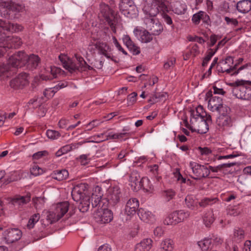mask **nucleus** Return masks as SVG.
<instances>
[{"instance_id": "nucleus-4", "label": "nucleus", "mask_w": 251, "mask_h": 251, "mask_svg": "<svg viewBox=\"0 0 251 251\" xmlns=\"http://www.w3.org/2000/svg\"><path fill=\"white\" fill-rule=\"evenodd\" d=\"M251 81L244 80H237L230 84L233 87L232 93L237 98L243 100L251 99Z\"/></svg>"}, {"instance_id": "nucleus-58", "label": "nucleus", "mask_w": 251, "mask_h": 251, "mask_svg": "<svg viewBox=\"0 0 251 251\" xmlns=\"http://www.w3.org/2000/svg\"><path fill=\"white\" fill-rule=\"evenodd\" d=\"M225 20L226 22L227 25L232 26L233 27L237 26L238 24V22L236 19L225 17Z\"/></svg>"}, {"instance_id": "nucleus-55", "label": "nucleus", "mask_w": 251, "mask_h": 251, "mask_svg": "<svg viewBox=\"0 0 251 251\" xmlns=\"http://www.w3.org/2000/svg\"><path fill=\"white\" fill-rule=\"evenodd\" d=\"M43 170L41 168H40L38 166L35 165L33 166L30 169L31 174L34 176H37L41 175L43 173Z\"/></svg>"}, {"instance_id": "nucleus-47", "label": "nucleus", "mask_w": 251, "mask_h": 251, "mask_svg": "<svg viewBox=\"0 0 251 251\" xmlns=\"http://www.w3.org/2000/svg\"><path fill=\"white\" fill-rule=\"evenodd\" d=\"M82 144V143L79 142L75 144L66 145L61 148V149L62 150L63 153L65 154L72 150L77 149L79 146L81 145Z\"/></svg>"}, {"instance_id": "nucleus-16", "label": "nucleus", "mask_w": 251, "mask_h": 251, "mask_svg": "<svg viewBox=\"0 0 251 251\" xmlns=\"http://www.w3.org/2000/svg\"><path fill=\"white\" fill-rule=\"evenodd\" d=\"M139 206V201L136 199L132 198L126 202L125 207V213L128 216L134 215Z\"/></svg>"}, {"instance_id": "nucleus-25", "label": "nucleus", "mask_w": 251, "mask_h": 251, "mask_svg": "<svg viewBox=\"0 0 251 251\" xmlns=\"http://www.w3.org/2000/svg\"><path fill=\"white\" fill-rule=\"evenodd\" d=\"M152 241L150 238H146L137 244L134 251H149L152 247Z\"/></svg>"}, {"instance_id": "nucleus-38", "label": "nucleus", "mask_w": 251, "mask_h": 251, "mask_svg": "<svg viewBox=\"0 0 251 251\" xmlns=\"http://www.w3.org/2000/svg\"><path fill=\"white\" fill-rule=\"evenodd\" d=\"M190 112V119H197L198 117L203 118L208 115L203 111V107L201 105L196 107L195 109L191 110Z\"/></svg>"}, {"instance_id": "nucleus-45", "label": "nucleus", "mask_w": 251, "mask_h": 251, "mask_svg": "<svg viewBox=\"0 0 251 251\" xmlns=\"http://www.w3.org/2000/svg\"><path fill=\"white\" fill-rule=\"evenodd\" d=\"M32 201L36 209H41L43 208L45 203L44 198L36 197L33 198Z\"/></svg>"}, {"instance_id": "nucleus-59", "label": "nucleus", "mask_w": 251, "mask_h": 251, "mask_svg": "<svg viewBox=\"0 0 251 251\" xmlns=\"http://www.w3.org/2000/svg\"><path fill=\"white\" fill-rule=\"evenodd\" d=\"M102 121H100L98 120H94L89 123L87 125V127H90L88 130H90L95 127L99 126L101 123Z\"/></svg>"}, {"instance_id": "nucleus-57", "label": "nucleus", "mask_w": 251, "mask_h": 251, "mask_svg": "<svg viewBox=\"0 0 251 251\" xmlns=\"http://www.w3.org/2000/svg\"><path fill=\"white\" fill-rule=\"evenodd\" d=\"M137 94L136 92H133L129 94L127 97L128 105H131L136 102L137 100Z\"/></svg>"}, {"instance_id": "nucleus-37", "label": "nucleus", "mask_w": 251, "mask_h": 251, "mask_svg": "<svg viewBox=\"0 0 251 251\" xmlns=\"http://www.w3.org/2000/svg\"><path fill=\"white\" fill-rule=\"evenodd\" d=\"M50 71L51 73V75H47L42 74L40 76V78L44 80H48L52 79L53 78L57 77V75L60 73L61 69L59 68L55 67H51L50 68Z\"/></svg>"}, {"instance_id": "nucleus-41", "label": "nucleus", "mask_w": 251, "mask_h": 251, "mask_svg": "<svg viewBox=\"0 0 251 251\" xmlns=\"http://www.w3.org/2000/svg\"><path fill=\"white\" fill-rule=\"evenodd\" d=\"M236 164V162H231L228 163H224L221 165H219L216 167H212L211 166H209L208 167V169H209V173L210 171L214 173H217L219 171L222 170L224 168H230L232 167Z\"/></svg>"}, {"instance_id": "nucleus-56", "label": "nucleus", "mask_w": 251, "mask_h": 251, "mask_svg": "<svg viewBox=\"0 0 251 251\" xmlns=\"http://www.w3.org/2000/svg\"><path fill=\"white\" fill-rule=\"evenodd\" d=\"M216 51H213L212 50H211L210 51H209L206 56L204 58L202 66L203 67H205L207 66L208 62L209 61V60L211 59L212 57L215 54Z\"/></svg>"}, {"instance_id": "nucleus-44", "label": "nucleus", "mask_w": 251, "mask_h": 251, "mask_svg": "<svg viewBox=\"0 0 251 251\" xmlns=\"http://www.w3.org/2000/svg\"><path fill=\"white\" fill-rule=\"evenodd\" d=\"M40 218V216L39 213L33 214L28 220L27 224V228L29 229L32 228L34 226L35 224L38 222Z\"/></svg>"}, {"instance_id": "nucleus-23", "label": "nucleus", "mask_w": 251, "mask_h": 251, "mask_svg": "<svg viewBox=\"0 0 251 251\" xmlns=\"http://www.w3.org/2000/svg\"><path fill=\"white\" fill-rule=\"evenodd\" d=\"M230 237L233 242L240 243L245 238L244 230L240 227H235L230 235Z\"/></svg>"}, {"instance_id": "nucleus-3", "label": "nucleus", "mask_w": 251, "mask_h": 251, "mask_svg": "<svg viewBox=\"0 0 251 251\" xmlns=\"http://www.w3.org/2000/svg\"><path fill=\"white\" fill-rule=\"evenodd\" d=\"M86 186L84 184H80L75 186L72 191L73 199L79 202L78 208L80 212H86L89 208L90 204V198L85 195L84 193Z\"/></svg>"}, {"instance_id": "nucleus-54", "label": "nucleus", "mask_w": 251, "mask_h": 251, "mask_svg": "<svg viewBox=\"0 0 251 251\" xmlns=\"http://www.w3.org/2000/svg\"><path fill=\"white\" fill-rule=\"evenodd\" d=\"M216 201V199H211L209 198H205L202 200L200 202H198L201 207H205L208 205H211Z\"/></svg>"}, {"instance_id": "nucleus-63", "label": "nucleus", "mask_w": 251, "mask_h": 251, "mask_svg": "<svg viewBox=\"0 0 251 251\" xmlns=\"http://www.w3.org/2000/svg\"><path fill=\"white\" fill-rule=\"evenodd\" d=\"M201 20H202L204 23L208 25L211 24L210 17L205 12L201 11Z\"/></svg>"}, {"instance_id": "nucleus-61", "label": "nucleus", "mask_w": 251, "mask_h": 251, "mask_svg": "<svg viewBox=\"0 0 251 251\" xmlns=\"http://www.w3.org/2000/svg\"><path fill=\"white\" fill-rule=\"evenodd\" d=\"M176 63V58H170L167 62H166L164 65V68L166 69H169L171 68L174 67L175 64Z\"/></svg>"}, {"instance_id": "nucleus-40", "label": "nucleus", "mask_w": 251, "mask_h": 251, "mask_svg": "<svg viewBox=\"0 0 251 251\" xmlns=\"http://www.w3.org/2000/svg\"><path fill=\"white\" fill-rule=\"evenodd\" d=\"M94 46L99 50V53L101 54L111 51V48L106 43L97 41L94 44Z\"/></svg>"}, {"instance_id": "nucleus-31", "label": "nucleus", "mask_w": 251, "mask_h": 251, "mask_svg": "<svg viewBox=\"0 0 251 251\" xmlns=\"http://www.w3.org/2000/svg\"><path fill=\"white\" fill-rule=\"evenodd\" d=\"M100 13L107 22L115 19L113 11L108 5L105 4L100 5Z\"/></svg>"}, {"instance_id": "nucleus-46", "label": "nucleus", "mask_w": 251, "mask_h": 251, "mask_svg": "<svg viewBox=\"0 0 251 251\" xmlns=\"http://www.w3.org/2000/svg\"><path fill=\"white\" fill-rule=\"evenodd\" d=\"M214 220V214L211 211L206 213L203 217V222L206 226H209Z\"/></svg>"}, {"instance_id": "nucleus-52", "label": "nucleus", "mask_w": 251, "mask_h": 251, "mask_svg": "<svg viewBox=\"0 0 251 251\" xmlns=\"http://www.w3.org/2000/svg\"><path fill=\"white\" fill-rule=\"evenodd\" d=\"M46 135L49 138L52 140L57 139L60 136V134L58 131L50 129L47 131Z\"/></svg>"}, {"instance_id": "nucleus-35", "label": "nucleus", "mask_w": 251, "mask_h": 251, "mask_svg": "<svg viewBox=\"0 0 251 251\" xmlns=\"http://www.w3.org/2000/svg\"><path fill=\"white\" fill-rule=\"evenodd\" d=\"M186 206L192 210H196L198 207V201L193 195H187L185 199Z\"/></svg>"}, {"instance_id": "nucleus-50", "label": "nucleus", "mask_w": 251, "mask_h": 251, "mask_svg": "<svg viewBox=\"0 0 251 251\" xmlns=\"http://www.w3.org/2000/svg\"><path fill=\"white\" fill-rule=\"evenodd\" d=\"M178 216L179 223L187 219L190 216V213L188 211L180 210L176 211Z\"/></svg>"}, {"instance_id": "nucleus-10", "label": "nucleus", "mask_w": 251, "mask_h": 251, "mask_svg": "<svg viewBox=\"0 0 251 251\" xmlns=\"http://www.w3.org/2000/svg\"><path fill=\"white\" fill-rule=\"evenodd\" d=\"M2 235L5 242L10 244L19 240L22 236V232L17 228H9L3 232Z\"/></svg>"}, {"instance_id": "nucleus-49", "label": "nucleus", "mask_w": 251, "mask_h": 251, "mask_svg": "<svg viewBox=\"0 0 251 251\" xmlns=\"http://www.w3.org/2000/svg\"><path fill=\"white\" fill-rule=\"evenodd\" d=\"M162 197L168 201L173 199L176 195V192L172 189H168L162 192Z\"/></svg>"}, {"instance_id": "nucleus-9", "label": "nucleus", "mask_w": 251, "mask_h": 251, "mask_svg": "<svg viewBox=\"0 0 251 251\" xmlns=\"http://www.w3.org/2000/svg\"><path fill=\"white\" fill-rule=\"evenodd\" d=\"M145 13L150 16L149 18H145L144 20L147 29L151 31L152 35H159L163 30V25L158 20L152 18L154 16H151L149 14Z\"/></svg>"}, {"instance_id": "nucleus-17", "label": "nucleus", "mask_w": 251, "mask_h": 251, "mask_svg": "<svg viewBox=\"0 0 251 251\" xmlns=\"http://www.w3.org/2000/svg\"><path fill=\"white\" fill-rule=\"evenodd\" d=\"M133 33L142 43H148L152 40V34L146 29L142 30L136 27L133 30Z\"/></svg>"}, {"instance_id": "nucleus-14", "label": "nucleus", "mask_w": 251, "mask_h": 251, "mask_svg": "<svg viewBox=\"0 0 251 251\" xmlns=\"http://www.w3.org/2000/svg\"><path fill=\"white\" fill-rule=\"evenodd\" d=\"M28 83V75L25 73H22L11 80L10 85L12 88L17 89L22 88Z\"/></svg>"}, {"instance_id": "nucleus-2", "label": "nucleus", "mask_w": 251, "mask_h": 251, "mask_svg": "<svg viewBox=\"0 0 251 251\" xmlns=\"http://www.w3.org/2000/svg\"><path fill=\"white\" fill-rule=\"evenodd\" d=\"M189 124L187 120H184L185 126L189 128L192 132H197L200 134L206 133L209 130V126L212 123L211 116L209 115L203 118L190 119Z\"/></svg>"}, {"instance_id": "nucleus-18", "label": "nucleus", "mask_w": 251, "mask_h": 251, "mask_svg": "<svg viewBox=\"0 0 251 251\" xmlns=\"http://www.w3.org/2000/svg\"><path fill=\"white\" fill-rule=\"evenodd\" d=\"M138 215L142 221L147 223L153 224L156 221L155 215L153 213L143 208L138 210Z\"/></svg>"}, {"instance_id": "nucleus-15", "label": "nucleus", "mask_w": 251, "mask_h": 251, "mask_svg": "<svg viewBox=\"0 0 251 251\" xmlns=\"http://www.w3.org/2000/svg\"><path fill=\"white\" fill-rule=\"evenodd\" d=\"M206 96H211L208 100V107L209 109L212 111H217L223 104L222 99L220 97L212 95L211 91L207 93Z\"/></svg>"}, {"instance_id": "nucleus-34", "label": "nucleus", "mask_w": 251, "mask_h": 251, "mask_svg": "<svg viewBox=\"0 0 251 251\" xmlns=\"http://www.w3.org/2000/svg\"><path fill=\"white\" fill-rule=\"evenodd\" d=\"M131 133L129 132H122L119 133H115L113 132H110L107 135H106L104 138V139L98 140L96 141V142H101L105 140H108L109 139H120L124 137H126L127 136L131 135Z\"/></svg>"}, {"instance_id": "nucleus-11", "label": "nucleus", "mask_w": 251, "mask_h": 251, "mask_svg": "<svg viewBox=\"0 0 251 251\" xmlns=\"http://www.w3.org/2000/svg\"><path fill=\"white\" fill-rule=\"evenodd\" d=\"M94 217L97 223L105 224L111 222L113 219V214L108 209H98L94 213Z\"/></svg>"}, {"instance_id": "nucleus-6", "label": "nucleus", "mask_w": 251, "mask_h": 251, "mask_svg": "<svg viewBox=\"0 0 251 251\" xmlns=\"http://www.w3.org/2000/svg\"><path fill=\"white\" fill-rule=\"evenodd\" d=\"M145 6L143 11L151 16H155L159 11H167V6L164 1L161 0H143Z\"/></svg>"}, {"instance_id": "nucleus-36", "label": "nucleus", "mask_w": 251, "mask_h": 251, "mask_svg": "<svg viewBox=\"0 0 251 251\" xmlns=\"http://www.w3.org/2000/svg\"><path fill=\"white\" fill-rule=\"evenodd\" d=\"M231 119L227 114L220 115L217 120V123L220 126H230L231 125Z\"/></svg>"}, {"instance_id": "nucleus-12", "label": "nucleus", "mask_w": 251, "mask_h": 251, "mask_svg": "<svg viewBox=\"0 0 251 251\" xmlns=\"http://www.w3.org/2000/svg\"><path fill=\"white\" fill-rule=\"evenodd\" d=\"M69 207V203L68 201L57 204L54 211L50 214L52 221L55 222L59 220L68 212Z\"/></svg>"}, {"instance_id": "nucleus-64", "label": "nucleus", "mask_w": 251, "mask_h": 251, "mask_svg": "<svg viewBox=\"0 0 251 251\" xmlns=\"http://www.w3.org/2000/svg\"><path fill=\"white\" fill-rule=\"evenodd\" d=\"M75 57L78 63L79 69L80 70L83 66L86 64V61L84 60L83 58L80 55L77 54L75 55Z\"/></svg>"}, {"instance_id": "nucleus-29", "label": "nucleus", "mask_w": 251, "mask_h": 251, "mask_svg": "<svg viewBox=\"0 0 251 251\" xmlns=\"http://www.w3.org/2000/svg\"><path fill=\"white\" fill-rule=\"evenodd\" d=\"M9 62V59L6 65L0 64V75H5L6 77H9L11 73H14L15 72L17 67H13Z\"/></svg>"}, {"instance_id": "nucleus-42", "label": "nucleus", "mask_w": 251, "mask_h": 251, "mask_svg": "<svg viewBox=\"0 0 251 251\" xmlns=\"http://www.w3.org/2000/svg\"><path fill=\"white\" fill-rule=\"evenodd\" d=\"M64 67L71 73L75 72L76 70L80 71L78 65L70 58L68 59L67 62L65 63Z\"/></svg>"}, {"instance_id": "nucleus-27", "label": "nucleus", "mask_w": 251, "mask_h": 251, "mask_svg": "<svg viewBox=\"0 0 251 251\" xmlns=\"http://www.w3.org/2000/svg\"><path fill=\"white\" fill-rule=\"evenodd\" d=\"M30 201V196L29 195L25 196L16 195L11 200V202L15 206H23L29 202Z\"/></svg>"}, {"instance_id": "nucleus-24", "label": "nucleus", "mask_w": 251, "mask_h": 251, "mask_svg": "<svg viewBox=\"0 0 251 251\" xmlns=\"http://www.w3.org/2000/svg\"><path fill=\"white\" fill-rule=\"evenodd\" d=\"M4 41L6 42V44H4V46L7 48H18L22 45V41L21 39L17 36H8L6 37V39L4 40Z\"/></svg>"}, {"instance_id": "nucleus-48", "label": "nucleus", "mask_w": 251, "mask_h": 251, "mask_svg": "<svg viewBox=\"0 0 251 251\" xmlns=\"http://www.w3.org/2000/svg\"><path fill=\"white\" fill-rule=\"evenodd\" d=\"M211 243L210 239L205 238L202 240L199 241L198 245L202 250L206 251L209 249Z\"/></svg>"}, {"instance_id": "nucleus-43", "label": "nucleus", "mask_w": 251, "mask_h": 251, "mask_svg": "<svg viewBox=\"0 0 251 251\" xmlns=\"http://www.w3.org/2000/svg\"><path fill=\"white\" fill-rule=\"evenodd\" d=\"M20 179L19 174L18 172L14 171L10 173L4 179V183L8 184L11 182L17 181Z\"/></svg>"}, {"instance_id": "nucleus-32", "label": "nucleus", "mask_w": 251, "mask_h": 251, "mask_svg": "<svg viewBox=\"0 0 251 251\" xmlns=\"http://www.w3.org/2000/svg\"><path fill=\"white\" fill-rule=\"evenodd\" d=\"M163 223L164 225L167 226H175L178 224L179 222L176 211H174L166 216Z\"/></svg>"}, {"instance_id": "nucleus-20", "label": "nucleus", "mask_w": 251, "mask_h": 251, "mask_svg": "<svg viewBox=\"0 0 251 251\" xmlns=\"http://www.w3.org/2000/svg\"><path fill=\"white\" fill-rule=\"evenodd\" d=\"M123 41L125 45L133 55H137L140 53V48L134 44L128 35H124Z\"/></svg>"}, {"instance_id": "nucleus-53", "label": "nucleus", "mask_w": 251, "mask_h": 251, "mask_svg": "<svg viewBox=\"0 0 251 251\" xmlns=\"http://www.w3.org/2000/svg\"><path fill=\"white\" fill-rule=\"evenodd\" d=\"M77 160L82 165H86L89 163L91 159L89 154H82L77 158Z\"/></svg>"}, {"instance_id": "nucleus-19", "label": "nucleus", "mask_w": 251, "mask_h": 251, "mask_svg": "<svg viewBox=\"0 0 251 251\" xmlns=\"http://www.w3.org/2000/svg\"><path fill=\"white\" fill-rule=\"evenodd\" d=\"M0 27L4 30H6L11 32L21 31L23 29V27L20 25L6 23L2 20H0Z\"/></svg>"}, {"instance_id": "nucleus-13", "label": "nucleus", "mask_w": 251, "mask_h": 251, "mask_svg": "<svg viewBox=\"0 0 251 251\" xmlns=\"http://www.w3.org/2000/svg\"><path fill=\"white\" fill-rule=\"evenodd\" d=\"M121 193L117 186L109 188L107 190L106 199L109 204L114 206L120 201Z\"/></svg>"}, {"instance_id": "nucleus-62", "label": "nucleus", "mask_w": 251, "mask_h": 251, "mask_svg": "<svg viewBox=\"0 0 251 251\" xmlns=\"http://www.w3.org/2000/svg\"><path fill=\"white\" fill-rule=\"evenodd\" d=\"M217 111L219 112L220 115H228L230 111V109L229 107L226 105H223V104H222V105L220 107Z\"/></svg>"}, {"instance_id": "nucleus-8", "label": "nucleus", "mask_w": 251, "mask_h": 251, "mask_svg": "<svg viewBox=\"0 0 251 251\" xmlns=\"http://www.w3.org/2000/svg\"><path fill=\"white\" fill-rule=\"evenodd\" d=\"M119 8L121 13L128 18L132 19L137 15V9L132 0H122Z\"/></svg>"}, {"instance_id": "nucleus-1", "label": "nucleus", "mask_w": 251, "mask_h": 251, "mask_svg": "<svg viewBox=\"0 0 251 251\" xmlns=\"http://www.w3.org/2000/svg\"><path fill=\"white\" fill-rule=\"evenodd\" d=\"M9 63L14 67H21L26 64L30 69H35L40 62L37 55L31 54L27 56L24 52L19 51L9 57Z\"/></svg>"}, {"instance_id": "nucleus-7", "label": "nucleus", "mask_w": 251, "mask_h": 251, "mask_svg": "<svg viewBox=\"0 0 251 251\" xmlns=\"http://www.w3.org/2000/svg\"><path fill=\"white\" fill-rule=\"evenodd\" d=\"M189 167L194 175L192 177L194 179L201 180L208 177L209 176V169L206 165L191 161L189 163Z\"/></svg>"}, {"instance_id": "nucleus-22", "label": "nucleus", "mask_w": 251, "mask_h": 251, "mask_svg": "<svg viewBox=\"0 0 251 251\" xmlns=\"http://www.w3.org/2000/svg\"><path fill=\"white\" fill-rule=\"evenodd\" d=\"M172 11L177 15L183 14L187 10L186 4L180 1H175L171 3Z\"/></svg>"}, {"instance_id": "nucleus-5", "label": "nucleus", "mask_w": 251, "mask_h": 251, "mask_svg": "<svg viewBox=\"0 0 251 251\" xmlns=\"http://www.w3.org/2000/svg\"><path fill=\"white\" fill-rule=\"evenodd\" d=\"M247 67L248 64H245L238 67L237 63H234L233 58L231 56H228L219 61L217 69L219 72L226 73L231 75H236L240 71Z\"/></svg>"}, {"instance_id": "nucleus-51", "label": "nucleus", "mask_w": 251, "mask_h": 251, "mask_svg": "<svg viewBox=\"0 0 251 251\" xmlns=\"http://www.w3.org/2000/svg\"><path fill=\"white\" fill-rule=\"evenodd\" d=\"M57 88L52 87L46 89L43 92V95L47 99H49L54 95L55 93L57 92L56 90Z\"/></svg>"}, {"instance_id": "nucleus-30", "label": "nucleus", "mask_w": 251, "mask_h": 251, "mask_svg": "<svg viewBox=\"0 0 251 251\" xmlns=\"http://www.w3.org/2000/svg\"><path fill=\"white\" fill-rule=\"evenodd\" d=\"M0 6L12 11H20L22 8L21 5L5 0H0Z\"/></svg>"}, {"instance_id": "nucleus-33", "label": "nucleus", "mask_w": 251, "mask_h": 251, "mask_svg": "<svg viewBox=\"0 0 251 251\" xmlns=\"http://www.w3.org/2000/svg\"><path fill=\"white\" fill-rule=\"evenodd\" d=\"M68 176L69 173L65 169L54 171L51 174V177L58 181L65 180L68 178Z\"/></svg>"}, {"instance_id": "nucleus-21", "label": "nucleus", "mask_w": 251, "mask_h": 251, "mask_svg": "<svg viewBox=\"0 0 251 251\" xmlns=\"http://www.w3.org/2000/svg\"><path fill=\"white\" fill-rule=\"evenodd\" d=\"M129 180L131 186L133 187L135 190L141 188L142 186V179L137 171H133L131 172Z\"/></svg>"}, {"instance_id": "nucleus-60", "label": "nucleus", "mask_w": 251, "mask_h": 251, "mask_svg": "<svg viewBox=\"0 0 251 251\" xmlns=\"http://www.w3.org/2000/svg\"><path fill=\"white\" fill-rule=\"evenodd\" d=\"M201 11H200L198 13L194 14L192 17V20L193 22L196 25H198L201 20Z\"/></svg>"}, {"instance_id": "nucleus-39", "label": "nucleus", "mask_w": 251, "mask_h": 251, "mask_svg": "<svg viewBox=\"0 0 251 251\" xmlns=\"http://www.w3.org/2000/svg\"><path fill=\"white\" fill-rule=\"evenodd\" d=\"M160 248L162 251H172L174 248L173 241L169 238L164 239L160 243Z\"/></svg>"}, {"instance_id": "nucleus-28", "label": "nucleus", "mask_w": 251, "mask_h": 251, "mask_svg": "<svg viewBox=\"0 0 251 251\" xmlns=\"http://www.w3.org/2000/svg\"><path fill=\"white\" fill-rule=\"evenodd\" d=\"M236 9L240 13L246 14L251 10V1L249 0H241L236 4Z\"/></svg>"}, {"instance_id": "nucleus-26", "label": "nucleus", "mask_w": 251, "mask_h": 251, "mask_svg": "<svg viewBox=\"0 0 251 251\" xmlns=\"http://www.w3.org/2000/svg\"><path fill=\"white\" fill-rule=\"evenodd\" d=\"M99 192V194L97 195L95 193H93L91 197V204L93 207H97L98 208L99 207H101L102 206V202L101 201V197L102 196V194L101 192V188L97 186L95 188V192Z\"/></svg>"}]
</instances>
